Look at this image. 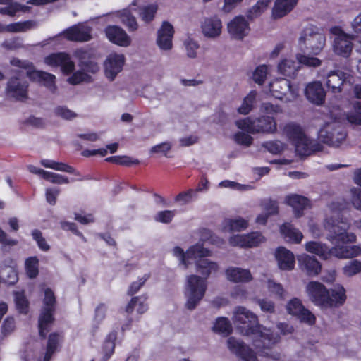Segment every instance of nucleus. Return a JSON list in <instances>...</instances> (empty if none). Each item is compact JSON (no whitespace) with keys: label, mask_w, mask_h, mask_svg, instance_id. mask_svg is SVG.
Instances as JSON below:
<instances>
[{"label":"nucleus","mask_w":361,"mask_h":361,"mask_svg":"<svg viewBox=\"0 0 361 361\" xmlns=\"http://www.w3.org/2000/svg\"><path fill=\"white\" fill-rule=\"evenodd\" d=\"M145 300L146 299L145 298L142 301H140V299L138 297L133 298L127 305L126 311L130 313L137 306V305H138L137 311L140 314L144 313L147 310V305L145 303Z\"/></svg>","instance_id":"603ef678"},{"label":"nucleus","mask_w":361,"mask_h":361,"mask_svg":"<svg viewBox=\"0 0 361 361\" xmlns=\"http://www.w3.org/2000/svg\"><path fill=\"white\" fill-rule=\"evenodd\" d=\"M91 77L83 71H76L68 79V82L72 85H78L82 82H90Z\"/></svg>","instance_id":"bf43d9fd"},{"label":"nucleus","mask_w":361,"mask_h":361,"mask_svg":"<svg viewBox=\"0 0 361 361\" xmlns=\"http://www.w3.org/2000/svg\"><path fill=\"white\" fill-rule=\"evenodd\" d=\"M247 226V221L241 217L226 219L223 223V228L228 231H240L245 229Z\"/></svg>","instance_id":"4c0bfd02"},{"label":"nucleus","mask_w":361,"mask_h":361,"mask_svg":"<svg viewBox=\"0 0 361 361\" xmlns=\"http://www.w3.org/2000/svg\"><path fill=\"white\" fill-rule=\"evenodd\" d=\"M267 74V66L265 65H262L258 66L255 72L253 73V80L256 83L259 85H262L264 82Z\"/></svg>","instance_id":"052dcab7"},{"label":"nucleus","mask_w":361,"mask_h":361,"mask_svg":"<svg viewBox=\"0 0 361 361\" xmlns=\"http://www.w3.org/2000/svg\"><path fill=\"white\" fill-rule=\"evenodd\" d=\"M269 152L272 154H279L283 151L285 145L281 141H270L262 145Z\"/></svg>","instance_id":"680f3d73"},{"label":"nucleus","mask_w":361,"mask_h":361,"mask_svg":"<svg viewBox=\"0 0 361 361\" xmlns=\"http://www.w3.org/2000/svg\"><path fill=\"white\" fill-rule=\"evenodd\" d=\"M298 68L297 63L292 59H283L278 64L279 72L287 77H294Z\"/></svg>","instance_id":"c9c22d12"},{"label":"nucleus","mask_w":361,"mask_h":361,"mask_svg":"<svg viewBox=\"0 0 361 361\" xmlns=\"http://www.w3.org/2000/svg\"><path fill=\"white\" fill-rule=\"evenodd\" d=\"M257 93L256 91H251L243 100L240 106L238 109V112L240 114H248L253 109L256 103Z\"/></svg>","instance_id":"ea45409f"},{"label":"nucleus","mask_w":361,"mask_h":361,"mask_svg":"<svg viewBox=\"0 0 361 361\" xmlns=\"http://www.w3.org/2000/svg\"><path fill=\"white\" fill-rule=\"evenodd\" d=\"M281 233L288 240L295 243H300L303 238L302 233L290 223L283 224L281 228Z\"/></svg>","instance_id":"72a5a7b5"},{"label":"nucleus","mask_w":361,"mask_h":361,"mask_svg":"<svg viewBox=\"0 0 361 361\" xmlns=\"http://www.w3.org/2000/svg\"><path fill=\"white\" fill-rule=\"evenodd\" d=\"M298 0H276L272 8L271 16L279 19L290 13L297 4Z\"/></svg>","instance_id":"c85d7f7f"},{"label":"nucleus","mask_w":361,"mask_h":361,"mask_svg":"<svg viewBox=\"0 0 361 361\" xmlns=\"http://www.w3.org/2000/svg\"><path fill=\"white\" fill-rule=\"evenodd\" d=\"M324 227L327 232L326 238L335 246H342L339 244L352 243L355 240V235L353 233H348V223L340 218L333 216L326 218L324 223Z\"/></svg>","instance_id":"20e7f679"},{"label":"nucleus","mask_w":361,"mask_h":361,"mask_svg":"<svg viewBox=\"0 0 361 361\" xmlns=\"http://www.w3.org/2000/svg\"><path fill=\"white\" fill-rule=\"evenodd\" d=\"M347 121L351 124L361 126V102L353 104V111L346 114Z\"/></svg>","instance_id":"c03bdc74"},{"label":"nucleus","mask_w":361,"mask_h":361,"mask_svg":"<svg viewBox=\"0 0 361 361\" xmlns=\"http://www.w3.org/2000/svg\"><path fill=\"white\" fill-rule=\"evenodd\" d=\"M306 291L312 302L322 308L324 307L328 290L322 283L311 281L307 285Z\"/></svg>","instance_id":"aec40b11"},{"label":"nucleus","mask_w":361,"mask_h":361,"mask_svg":"<svg viewBox=\"0 0 361 361\" xmlns=\"http://www.w3.org/2000/svg\"><path fill=\"white\" fill-rule=\"evenodd\" d=\"M353 36L349 35L347 37L334 38L333 50L334 53L343 58H348L353 51V44L352 40Z\"/></svg>","instance_id":"a878e982"},{"label":"nucleus","mask_w":361,"mask_h":361,"mask_svg":"<svg viewBox=\"0 0 361 361\" xmlns=\"http://www.w3.org/2000/svg\"><path fill=\"white\" fill-rule=\"evenodd\" d=\"M210 255L211 252L204 248L200 243H197L191 246L187 250L188 259H196L198 258L195 263L196 270L202 276V278L204 280H206L210 274L216 272L219 269V265L216 262L204 258Z\"/></svg>","instance_id":"0eeeda50"},{"label":"nucleus","mask_w":361,"mask_h":361,"mask_svg":"<svg viewBox=\"0 0 361 361\" xmlns=\"http://www.w3.org/2000/svg\"><path fill=\"white\" fill-rule=\"evenodd\" d=\"M350 202L353 207L361 211V189L353 188L350 190Z\"/></svg>","instance_id":"e2e57ef3"},{"label":"nucleus","mask_w":361,"mask_h":361,"mask_svg":"<svg viewBox=\"0 0 361 361\" xmlns=\"http://www.w3.org/2000/svg\"><path fill=\"white\" fill-rule=\"evenodd\" d=\"M60 338V335L56 333H53L49 335L43 361H49L51 360L59 346Z\"/></svg>","instance_id":"a19ab883"},{"label":"nucleus","mask_w":361,"mask_h":361,"mask_svg":"<svg viewBox=\"0 0 361 361\" xmlns=\"http://www.w3.org/2000/svg\"><path fill=\"white\" fill-rule=\"evenodd\" d=\"M296 154L300 157H307L322 149L321 144L309 139L306 135L293 144Z\"/></svg>","instance_id":"4be33fe9"},{"label":"nucleus","mask_w":361,"mask_h":361,"mask_svg":"<svg viewBox=\"0 0 361 361\" xmlns=\"http://www.w3.org/2000/svg\"><path fill=\"white\" fill-rule=\"evenodd\" d=\"M32 235L35 240L37 243L39 247L43 251H48L50 248L49 245L47 243L46 240L43 238L42 233L39 230H34L32 232Z\"/></svg>","instance_id":"69168bd1"},{"label":"nucleus","mask_w":361,"mask_h":361,"mask_svg":"<svg viewBox=\"0 0 361 361\" xmlns=\"http://www.w3.org/2000/svg\"><path fill=\"white\" fill-rule=\"evenodd\" d=\"M44 63L50 66L61 67V71L69 75L75 70V63L69 54L64 52L51 54L44 59Z\"/></svg>","instance_id":"ddd939ff"},{"label":"nucleus","mask_w":361,"mask_h":361,"mask_svg":"<svg viewBox=\"0 0 361 361\" xmlns=\"http://www.w3.org/2000/svg\"><path fill=\"white\" fill-rule=\"evenodd\" d=\"M202 30L205 37L216 38L221 34V20L216 16L206 18L202 24Z\"/></svg>","instance_id":"393cba45"},{"label":"nucleus","mask_w":361,"mask_h":361,"mask_svg":"<svg viewBox=\"0 0 361 361\" xmlns=\"http://www.w3.org/2000/svg\"><path fill=\"white\" fill-rule=\"evenodd\" d=\"M105 34L112 43L127 47L131 44V38L126 32L118 25H109L105 28Z\"/></svg>","instance_id":"dca6fc26"},{"label":"nucleus","mask_w":361,"mask_h":361,"mask_svg":"<svg viewBox=\"0 0 361 361\" xmlns=\"http://www.w3.org/2000/svg\"><path fill=\"white\" fill-rule=\"evenodd\" d=\"M56 298L54 292L50 288L44 290L43 307L39 317L38 326L39 336L44 338L47 333L50 330V325L53 323V317L55 311Z\"/></svg>","instance_id":"9d476101"},{"label":"nucleus","mask_w":361,"mask_h":361,"mask_svg":"<svg viewBox=\"0 0 361 361\" xmlns=\"http://www.w3.org/2000/svg\"><path fill=\"white\" fill-rule=\"evenodd\" d=\"M348 76V74L340 70L330 71L326 76V85L333 92H341V86Z\"/></svg>","instance_id":"bb28decb"},{"label":"nucleus","mask_w":361,"mask_h":361,"mask_svg":"<svg viewBox=\"0 0 361 361\" xmlns=\"http://www.w3.org/2000/svg\"><path fill=\"white\" fill-rule=\"evenodd\" d=\"M39 260L36 257H30L25 261V269L27 276L31 278H35L39 273L38 270Z\"/></svg>","instance_id":"49530a36"},{"label":"nucleus","mask_w":361,"mask_h":361,"mask_svg":"<svg viewBox=\"0 0 361 361\" xmlns=\"http://www.w3.org/2000/svg\"><path fill=\"white\" fill-rule=\"evenodd\" d=\"M276 258L281 269L291 270L293 269L295 257L290 250L285 247H279L276 252Z\"/></svg>","instance_id":"c756f323"},{"label":"nucleus","mask_w":361,"mask_h":361,"mask_svg":"<svg viewBox=\"0 0 361 361\" xmlns=\"http://www.w3.org/2000/svg\"><path fill=\"white\" fill-rule=\"evenodd\" d=\"M246 239L247 247H252L257 246L261 242L263 241V237L259 232H252L247 235Z\"/></svg>","instance_id":"338daca9"},{"label":"nucleus","mask_w":361,"mask_h":361,"mask_svg":"<svg viewBox=\"0 0 361 361\" xmlns=\"http://www.w3.org/2000/svg\"><path fill=\"white\" fill-rule=\"evenodd\" d=\"M269 1L259 0L258 1L247 13V16L249 19L253 20L259 16L267 8Z\"/></svg>","instance_id":"37998d69"},{"label":"nucleus","mask_w":361,"mask_h":361,"mask_svg":"<svg viewBox=\"0 0 361 361\" xmlns=\"http://www.w3.org/2000/svg\"><path fill=\"white\" fill-rule=\"evenodd\" d=\"M227 30L231 38L241 40L248 35L250 29L245 18L238 16L228 23Z\"/></svg>","instance_id":"2eb2a0df"},{"label":"nucleus","mask_w":361,"mask_h":361,"mask_svg":"<svg viewBox=\"0 0 361 361\" xmlns=\"http://www.w3.org/2000/svg\"><path fill=\"white\" fill-rule=\"evenodd\" d=\"M92 31L91 27L78 23L66 29L59 35H63L68 41L85 42L92 39Z\"/></svg>","instance_id":"f8f14e48"},{"label":"nucleus","mask_w":361,"mask_h":361,"mask_svg":"<svg viewBox=\"0 0 361 361\" xmlns=\"http://www.w3.org/2000/svg\"><path fill=\"white\" fill-rule=\"evenodd\" d=\"M16 329L15 320L13 317H7L1 326V336H6Z\"/></svg>","instance_id":"774afa93"},{"label":"nucleus","mask_w":361,"mask_h":361,"mask_svg":"<svg viewBox=\"0 0 361 361\" xmlns=\"http://www.w3.org/2000/svg\"><path fill=\"white\" fill-rule=\"evenodd\" d=\"M269 91L278 99L291 102L298 96V90L293 87L290 82L285 78H279L269 84Z\"/></svg>","instance_id":"9b49d317"},{"label":"nucleus","mask_w":361,"mask_h":361,"mask_svg":"<svg viewBox=\"0 0 361 361\" xmlns=\"http://www.w3.org/2000/svg\"><path fill=\"white\" fill-rule=\"evenodd\" d=\"M285 202L287 204L293 207L297 217H300L302 214V211L309 204L307 198L296 194L286 196Z\"/></svg>","instance_id":"2f4dec72"},{"label":"nucleus","mask_w":361,"mask_h":361,"mask_svg":"<svg viewBox=\"0 0 361 361\" xmlns=\"http://www.w3.org/2000/svg\"><path fill=\"white\" fill-rule=\"evenodd\" d=\"M233 322L242 334L252 337L253 345L260 355L281 360V353L272 350L280 341V336L269 329L262 331L255 314L243 307H238L234 312Z\"/></svg>","instance_id":"f257e3e1"},{"label":"nucleus","mask_w":361,"mask_h":361,"mask_svg":"<svg viewBox=\"0 0 361 361\" xmlns=\"http://www.w3.org/2000/svg\"><path fill=\"white\" fill-rule=\"evenodd\" d=\"M202 191L201 187H198L196 190L190 189L187 191L179 193L175 198L176 202H180L183 204L189 203L193 198L196 197L197 192Z\"/></svg>","instance_id":"de8ad7c7"},{"label":"nucleus","mask_w":361,"mask_h":361,"mask_svg":"<svg viewBox=\"0 0 361 361\" xmlns=\"http://www.w3.org/2000/svg\"><path fill=\"white\" fill-rule=\"evenodd\" d=\"M326 37L317 27L308 25L300 32L298 43L301 51L318 55L326 45Z\"/></svg>","instance_id":"39448f33"},{"label":"nucleus","mask_w":361,"mask_h":361,"mask_svg":"<svg viewBox=\"0 0 361 361\" xmlns=\"http://www.w3.org/2000/svg\"><path fill=\"white\" fill-rule=\"evenodd\" d=\"M238 128L249 133H274L276 131V123L273 117L261 116L255 119L250 117L235 122Z\"/></svg>","instance_id":"1a4fd4ad"},{"label":"nucleus","mask_w":361,"mask_h":361,"mask_svg":"<svg viewBox=\"0 0 361 361\" xmlns=\"http://www.w3.org/2000/svg\"><path fill=\"white\" fill-rule=\"evenodd\" d=\"M342 119L341 114L331 111L330 120L325 122L319 131V137L324 143L337 147L345 140L347 133L341 123Z\"/></svg>","instance_id":"7ed1b4c3"},{"label":"nucleus","mask_w":361,"mask_h":361,"mask_svg":"<svg viewBox=\"0 0 361 361\" xmlns=\"http://www.w3.org/2000/svg\"><path fill=\"white\" fill-rule=\"evenodd\" d=\"M305 249L307 252L317 255L325 259L331 257L339 259L353 258L361 252V249L355 245L334 246L329 249L326 245L314 241L307 243Z\"/></svg>","instance_id":"f03ea898"},{"label":"nucleus","mask_w":361,"mask_h":361,"mask_svg":"<svg viewBox=\"0 0 361 361\" xmlns=\"http://www.w3.org/2000/svg\"><path fill=\"white\" fill-rule=\"evenodd\" d=\"M40 163L43 166L46 168H51L56 171H63L68 173H73L76 176H80V173L78 171H76L73 167L63 162H56L53 160L42 159Z\"/></svg>","instance_id":"f704fd0d"},{"label":"nucleus","mask_w":361,"mask_h":361,"mask_svg":"<svg viewBox=\"0 0 361 361\" xmlns=\"http://www.w3.org/2000/svg\"><path fill=\"white\" fill-rule=\"evenodd\" d=\"M14 295L17 310L20 313H27L28 309V301L25 298L23 292H16Z\"/></svg>","instance_id":"864d4df0"},{"label":"nucleus","mask_w":361,"mask_h":361,"mask_svg":"<svg viewBox=\"0 0 361 361\" xmlns=\"http://www.w3.org/2000/svg\"><path fill=\"white\" fill-rule=\"evenodd\" d=\"M283 131L293 144L305 135L302 128L293 123L286 124Z\"/></svg>","instance_id":"58836bf2"},{"label":"nucleus","mask_w":361,"mask_h":361,"mask_svg":"<svg viewBox=\"0 0 361 361\" xmlns=\"http://www.w3.org/2000/svg\"><path fill=\"white\" fill-rule=\"evenodd\" d=\"M298 262L300 269L308 276H317L321 271V264L314 257L302 254L298 256Z\"/></svg>","instance_id":"b1692460"},{"label":"nucleus","mask_w":361,"mask_h":361,"mask_svg":"<svg viewBox=\"0 0 361 361\" xmlns=\"http://www.w3.org/2000/svg\"><path fill=\"white\" fill-rule=\"evenodd\" d=\"M11 64L13 66L24 69L30 80L42 83L51 93L56 92L57 87L56 85V76L54 75L45 71L36 70L34 64L27 60H20L14 58L11 60Z\"/></svg>","instance_id":"423d86ee"},{"label":"nucleus","mask_w":361,"mask_h":361,"mask_svg":"<svg viewBox=\"0 0 361 361\" xmlns=\"http://www.w3.org/2000/svg\"><path fill=\"white\" fill-rule=\"evenodd\" d=\"M38 23L33 20L16 22L1 26V32L9 33L25 32L28 30L35 29Z\"/></svg>","instance_id":"7c9ffc66"},{"label":"nucleus","mask_w":361,"mask_h":361,"mask_svg":"<svg viewBox=\"0 0 361 361\" xmlns=\"http://www.w3.org/2000/svg\"><path fill=\"white\" fill-rule=\"evenodd\" d=\"M18 13V2L13 0H1V14L13 17Z\"/></svg>","instance_id":"8fccbe9b"},{"label":"nucleus","mask_w":361,"mask_h":361,"mask_svg":"<svg viewBox=\"0 0 361 361\" xmlns=\"http://www.w3.org/2000/svg\"><path fill=\"white\" fill-rule=\"evenodd\" d=\"M259 111L262 114L275 115L282 113L280 106L273 104L271 102H263L259 106Z\"/></svg>","instance_id":"6e6d98bb"},{"label":"nucleus","mask_w":361,"mask_h":361,"mask_svg":"<svg viewBox=\"0 0 361 361\" xmlns=\"http://www.w3.org/2000/svg\"><path fill=\"white\" fill-rule=\"evenodd\" d=\"M108 162H113L116 164L123 166H130L131 164H138V160L132 161L131 159L128 156H114L108 157L105 159Z\"/></svg>","instance_id":"13d9d810"},{"label":"nucleus","mask_w":361,"mask_h":361,"mask_svg":"<svg viewBox=\"0 0 361 361\" xmlns=\"http://www.w3.org/2000/svg\"><path fill=\"white\" fill-rule=\"evenodd\" d=\"M261 206L262 207L265 213L269 216L276 214L279 212L277 202L271 199L262 200L261 202Z\"/></svg>","instance_id":"5fc2aeb1"},{"label":"nucleus","mask_w":361,"mask_h":361,"mask_svg":"<svg viewBox=\"0 0 361 361\" xmlns=\"http://www.w3.org/2000/svg\"><path fill=\"white\" fill-rule=\"evenodd\" d=\"M157 9L156 4L143 6L139 8V16L142 21L149 23L154 20Z\"/></svg>","instance_id":"79ce46f5"},{"label":"nucleus","mask_w":361,"mask_h":361,"mask_svg":"<svg viewBox=\"0 0 361 361\" xmlns=\"http://www.w3.org/2000/svg\"><path fill=\"white\" fill-rule=\"evenodd\" d=\"M305 94L309 102L316 105H322L325 101L326 92L319 81L307 84Z\"/></svg>","instance_id":"412c9836"},{"label":"nucleus","mask_w":361,"mask_h":361,"mask_svg":"<svg viewBox=\"0 0 361 361\" xmlns=\"http://www.w3.org/2000/svg\"><path fill=\"white\" fill-rule=\"evenodd\" d=\"M18 273L14 262H11V265L1 268V282L13 285L18 281Z\"/></svg>","instance_id":"e433bc0d"},{"label":"nucleus","mask_w":361,"mask_h":361,"mask_svg":"<svg viewBox=\"0 0 361 361\" xmlns=\"http://www.w3.org/2000/svg\"><path fill=\"white\" fill-rule=\"evenodd\" d=\"M231 329L232 327L230 322L225 317L219 318L214 326L215 331L225 335L229 334Z\"/></svg>","instance_id":"3c124183"},{"label":"nucleus","mask_w":361,"mask_h":361,"mask_svg":"<svg viewBox=\"0 0 361 361\" xmlns=\"http://www.w3.org/2000/svg\"><path fill=\"white\" fill-rule=\"evenodd\" d=\"M29 84L18 77L11 78L7 84L6 94L17 100L23 101L28 98Z\"/></svg>","instance_id":"4468645a"},{"label":"nucleus","mask_w":361,"mask_h":361,"mask_svg":"<svg viewBox=\"0 0 361 361\" xmlns=\"http://www.w3.org/2000/svg\"><path fill=\"white\" fill-rule=\"evenodd\" d=\"M226 279L233 283H247L252 279L250 271L239 267H229L226 271Z\"/></svg>","instance_id":"cd10ccee"},{"label":"nucleus","mask_w":361,"mask_h":361,"mask_svg":"<svg viewBox=\"0 0 361 361\" xmlns=\"http://www.w3.org/2000/svg\"><path fill=\"white\" fill-rule=\"evenodd\" d=\"M173 34L174 30L172 25L164 21L157 31V44L161 50L169 51L172 49Z\"/></svg>","instance_id":"a211bd4d"},{"label":"nucleus","mask_w":361,"mask_h":361,"mask_svg":"<svg viewBox=\"0 0 361 361\" xmlns=\"http://www.w3.org/2000/svg\"><path fill=\"white\" fill-rule=\"evenodd\" d=\"M296 59L299 63L308 67L317 68L322 65V61L319 59L304 54H298Z\"/></svg>","instance_id":"a18cd8bd"},{"label":"nucleus","mask_w":361,"mask_h":361,"mask_svg":"<svg viewBox=\"0 0 361 361\" xmlns=\"http://www.w3.org/2000/svg\"><path fill=\"white\" fill-rule=\"evenodd\" d=\"M343 274L348 277L361 272V262L353 259L347 263L343 268Z\"/></svg>","instance_id":"09e8293b"},{"label":"nucleus","mask_w":361,"mask_h":361,"mask_svg":"<svg viewBox=\"0 0 361 361\" xmlns=\"http://www.w3.org/2000/svg\"><path fill=\"white\" fill-rule=\"evenodd\" d=\"M228 348L238 356L243 361H257V357L254 352L243 343L239 341L233 337H231L227 341Z\"/></svg>","instance_id":"5701e85b"},{"label":"nucleus","mask_w":361,"mask_h":361,"mask_svg":"<svg viewBox=\"0 0 361 361\" xmlns=\"http://www.w3.org/2000/svg\"><path fill=\"white\" fill-rule=\"evenodd\" d=\"M116 16L130 32H135L139 27L136 18L128 9H123L116 12Z\"/></svg>","instance_id":"473e14b6"},{"label":"nucleus","mask_w":361,"mask_h":361,"mask_svg":"<svg viewBox=\"0 0 361 361\" xmlns=\"http://www.w3.org/2000/svg\"><path fill=\"white\" fill-rule=\"evenodd\" d=\"M346 298L345 288L341 285H336L333 288L328 290L323 308L341 307L345 303Z\"/></svg>","instance_id":"f3484780"},{"label":"nucleus","mask_w":361,"mask_h":361,"mask_svg":"<svg viewBox=\"0 0 361 361\" xmlns=\"http://www.w3.org/2000/svg\"><path fill=\"white\" fill-rule=\"evenodd\" d=\"M286 308L290 314L297 317L304 310L305 307L299 299L293 298L287 304Z\"/></svg>","instance_id":"4d7b16f0"},{"label":"nucleus","mask_w":361,"mask_h":361,"mask_svg":"<svg viewBox=\"0 0 361 361\" xmlns=\"http://www.w3.org/2000/svg\"><path fill=\"white\" fill-rule=\"evenodd\" d=\"M207 284L203 278L191 274L186 278L185 295L187 298L185 307L194 310L204 296Z\"/></svg>","instance_id":"6e6552de"},{"label":"nucleus","mask_w":361,"mask_h":361,"mask_svg":"<svg viewBox=\"0 0 361 361\" xmlns=\"http://www.w3.org/2000/svg\"><path fill=\"white\" fill-rule=\"evenodd\" d=\"M125 57L123 54H110L104 62L106 76L113 80L116 75L121 71L124 64Z\"/></svg>","instance_id":"6ab92c4d"},{"label":"nucleus","mask_w":361,"mask_h":361,"mask_svg":"<svg viewBox=\"0 0 361 361\" xmlns=\"http://www.w3.org/2000/svg\"><path fill=\"white\" fill-rule=\"evenodd\" d=\"M175 216V212L171 210H165L159 212L154 217L155 221L169 224L170 223Z\"/></svg>","instance_id":"0e129e2a"}]
</instances>
